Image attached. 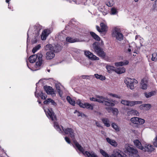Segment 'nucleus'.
<instances>
[{"label": "nucleus", "instance_id": "1", "mask_svg": "<svg viewBox=\"0 0 157 157\" xmlns=\"http://www.w3.org/2000/svg\"><path fill=\"white\" fill-rule=\"evenodd\" d=\"M54 126L56 130L60 133H61L64 132L65 134L69 135L73 140L76 147L85 156H87L88 157H98L97 155L93 151L89 152L87 151H86L84 152V149L77 141L75 140V133L74 132V130L71 128H67L64 129L62 126H59L58 123L56 122L54 123Z\"/></svg>", "mask_w": 157, "mask_h": 157}, {"label": "nucleus", "instance_id": "2", "mask_svg": "<svg viewBox=\"0 0 157 157\" xmlns=\"http://www.w3.org/2000/svg\"><path fill=\"white\" fill-rule=\"evenodd\" d=\"M43 55L41 53H38L36 54L30 56L29 58V60L32 63L36 61V67H38L41 66L44 62L43 59Z\"/></svg>", "mask_w": 157, "mask_h": 157}, {"label": "nucleus", "instance_id": "3", "mask_svg": "<svg viewBox=\"0 0 157 157\" xmlns=\"http://www.w3.org/2000/svg\"><path fill=\"white\" fill-rule=\"evenodd\" d=\"M93 48L94 52L99 57L104 58L106 55L105 53L100 47L99 43L95 42L93 44Z\"/></svg>", "mask_w": 157, "mask_h": 157}, {"label": "nucleus", "instance_id": "4", "mask_svg": "<svg viewBox=\"0 0 157 157\" xmlns=\"http://www.w3.org/2000/svg\"><path fill=\"white\" fill-rule=\"evenodd\" d=\"M101 99V103H102L104 105L108 107H113L115 105L114 101L107 97L103 96H98Z\"/></svg>", "mask_w": 157, "mask_h": 157}, {"label": "nucleus", "instance_id": "5", "mask_svg": "<svg viewBox=\"0 0 157 157\" xmlns=\"http://www.w3.org/2000/svg\"><path fill=\"white\" fill-rule=\"evenodd\" d=\"M112 35L113 37L119 41L123 39V35L121 33L120 29L118 28L115 27L112 30Z\"/></svg>", "mask_w": 157, "mask_h": 157}, {"label": "nucleus", "instance_id": "6", "mask_svg": "<svg viewBox=\"0 0 157 157\" xmlns=\"http://www.w3.org/2000/svg\"><path fill=\"white\" fill-rule=\"evenodd\" d=\"M124 82L127 84L128 87H129L132 90L134 88V85L137 84L138 82L135 79L127 78L124 81Z\"/></svg>", "mask_w": 157, "mask_h": 157}, {"label": "nucleus", "instance_id": "7", "mask_svg": "<svg viewBox=\"0 0 157 157\" xmlns=\"http://www.w3.org/2000/svg\"><path fill=\"white\" fill-rule=\"evenodd\" d=\"M110 157H127L124 153L118 149L114 150L113 154L110 155Z\"/></svg>", "mask_w": 157, "mask_h": 157}, {"label": "nucleus", "instance_id": "8", "mask_svg": "<svg viewBox=\"0 0 157 157\" xmlns=\"http://www.w3.org/2000/svg\"><path fill=\"white\" fill-rule=\"evenodd\" d=\"M46 114L47 117L52 121L56 120V116L52 109H48L47 113H46Z\"/></svg>", "mask_w": 157, "mask_h": 157}, {"label": "nucleus", "instance_id": "9", "mask_svg": "<svg viewBox=\"0 0 157 157\" xmlns=\"http://www.w3.org/2000/svg\"><path fill=\"white\" fill-rule=\"evenodd\" d=\"M128 151L130 153L132 157H140L139 155H138L137 150L133 147L129 146L127 148Z\"/></svg>", "mask_w": 157, "mask_h": 157}, {"label": "nucleus", "instance_id": "10", "mask_svg": "<svg viewBox=\"0 0 157 157\" xmlns=\"http://www.w3.org/2000/svg\"><path fill=\"white\" fill-rule=\"evenodd\" d=\"M85 55L90 59L93 60H99V59L89 51H86L84 52Z\"/></svg>", "mask_w": 157, "mask_h": 157}, {"label": "nucleus", "instance_id": "11", "mask_svg": "<svg viewBox=\"0 0 157 157\" xmlns=\"http://www.w3.org/2000/svg\"><path fill=\"white\" fill-rule=\"evenodd\" d=\"M35 95L37 98H39L40 97L43 100H45L47 97L46 94L44 93L42 90H40L39 92L36 90L35 92Z\"/></svg>", "mask_w": 157, "mask_h": 157}, {"label": "nucleus", "instance_id": "12", "mask_svg": "<svg viewBox=\"0 0 157 157\" xmlns=\"http://www.w3.org/2000/svg\"><path fill=\"white\" fill-rule=\"evenodd\" d=\"M154 149L152 145L151 144H146L145 146H143V149H141L142 150L145 151H152Z\"/></svg>", "mask_w": 157, "mask_h": 157}, {"label": "nucleus", "instance_id": "13", "mask_svg": "<svg viewBox=\"0 0 157 157\" xmlns=\"http://www.w3.org/2000/svg\"><path fill=\"white\" fill-rule=\"evenodd\" d=\"M44 89L48 94H54L53 89L52 87L45 86H44Z\"/></svg>", "mask_w": 157, "mask_h": 157}, {"label": "nucleus", "instance_id": "14", "mask_svg": "<svg viewBox=\"0 0 157 157\" xmlns=\"http://www.w3.org/2000/svg\"><path fill=\"white\" fill-rule=\"evenodd\" d=\"M50 31L49 29H44L42 32L41 35V38L42 40H45L46 39L47 36L50 33Z\"/></svg>", "mask_w": 157, "mask_h": 157}, {"label": "nucleus", "instance_id": "15", "mask_svg": "<svg viewBox=\"0 0 157 157\" xmlns=\"http://www.w3.org/2000/svg\"><path fill=\"white\" fill-rule=\"evenodd\" d=\"M55 56V55L52 51H49L46 54V59H51L54 57Z\"/></svg>", "mask_w": 157, "mask_h": 157}, {"label": "nucleus", "instance_id": "16", "mask_svg": "<svg viewBox=\"0 0 157 157\" xmlns=\"http://www.w3.org/2000/svg\"><path fill=\"white\" fill-rule=\"evenodd\" d=\"M106 68L108 72L109 73H111L113 71L115 72L116 67L112 66L107 65L106 66Z\"/></svg>", "mask_w": 157, "mask_h": 157}, {"label": "nucleus", "instance_id": "17", "mask_svg": "<svg viewBox=\"0 0 157 157\" xmlns=\"http://www.w3.org/2000/svg\"><path fill=\"white\" fill-rule=\"evenodd\" d=\"M129 62L128 60H125L124 61L119 62L115 63V65L116 67L122 66L123 65H126L128 64Z\"/></svg>", "mask_w": 157, "mask_h": 157}, {"label": "nucleus", "instance_id": "18", "mask_svg": "<svg viewBox=\"0 0 157 157\" xmlns=\"http://www.w3.org/2000/svg\"><path fill=\"white\" fill-rule=\"evenodd\" d=\"M125 69L124 67H116L115 72L117 74H120L125 72Z\"/></svg>", "mask_w": 157, "mask_h": 157}, {"label": "nucleus", "instance_id": "19", "mask_svg": "<svg viewBox=\"0 0 157 157\" xmlns=\"http://www.w3.org/2000/svg\"><path fill=\"white\" fill-rule=\"evenodd\" d=\"M106 140L107 141L112 145L114 147L117 146V143L114 140L111 139L108 137L106 138Z\"/></svg>", "mask_w": 157, "mask_h": 157}, {"label": "nucleus", "instance_id": "20", "mask_svg": "<svg viewBox=\"0 0 157 157\" xmlns=\"http://www.w3.org/2000/svg\"><path fill=\"white\" fill-rule=\"evenodd\" d=\"M50 103H51V104L54 106H56L57 105L56 103L51 98H48L44 101V104H47Z\"/></svg>", "mask_w": 157, "mask_h": 157}, {"label": "nucleus", "instance_id": "21", "mask_svg": "<svg viewBox=\"0 0 157 157\" xmlns=\"http://www.w3.org/2000/svg\"><path fill=\"white\" fill-rule=\"evenodd\" d=\"M90 33L93 38L95 40L97 41L100 40V37L95 33L93 32H90Z\"/></svg>", "mask_w": 157, "mask_h": 157}, {"label": "nucleus", "instance_id": "22", "mask_svg": "<svg viewBox=\"0 0 157 157\" xmlns=\"http://www.w3.org/2000/svg\"><path fill=\"white\" fill-rule=\"evenodd\" d=\"M142 103V102L140 101H129L128 106H132L135 105L136 104H141Z\"/></svg>", "mask_w": 157, "mask_h": 157}, {"label": "nucleus", "instance_id": "23", "mask_svg": "<svg viewBox=\"0 0 157 157\" xmlns=\"http://www.w3.org/2000/svg\"><path fill=\"white\" fill-rule=\"evenodd\" d=\"M134 144L137 148L141 150L143 149V146H142L141 143L138 140H136L134 141Z\"/></svg>", "mask_w": 157, "mask_h": 157}, {"label": "nucleus", "instance_id": "24", "mask_svg": "<svg viewBox=\"0 0 157 157\" xmlns=\"http://www.w3.org/2000/svg\"><path fill=\"white\" fill-rule=\"evenodd\" d=\"M102 121L105 125L107 127H109L110 126V124L109 123V121L107 118H103L102 119Z\"/></svg>", "mask_w": 157, "mask_h": 157}, {"label": "nucleus", "instance_id": "25", "mask_svg": "<svg viewBox=\"0 0 157 157\" xmlns=\"http://www.w3.org/2000/svg\"><path fill=\"white\" fill-rule=\"evenodd\" d=\"M60 84H56L55 86L56 88V89L60 97H61L62 96V95L63 94V92L60 90Z\"/></svg>", "mask_w": 157, "mask_h": 157}, {"label": "nucleus", "instance_id": "26", "mask_svg": "<svg viewBox=\"0 0 157 157\" xmlns=\"http://www.w3.org/2000/svg\"><path fill=\"white\" fill-rule=\"evenodd\" d=\"M66 41L68 42L72 43L78 42V39H74L71 37H67L66 38Z\"/></svg>", "mask_w": 157, "mask_h": 157}, {"label": "nucleus", "instance_id": "27", "mask_svg": "<svg viewBox=\"0 0 157 157\" xmlns=\"http://www.w3.org/2000/svg\"><path fill=\"white\" fill-rule=\"evenodd\" d=\"M105 109L107 110H109L112 111L113 113L115 115H117L118 113V110L117 109L113 108L112 107H106Z\"/></svg>", "mask_w": 157, "mask_h": 157}, {"label": "nucleus", "instance_id": "28", "mask_svg": "<svg viewBox=\"0 0 157 157\" xmlns=\"http://www.w3.org/2000/svg\"><path fill=\"white\" fill-rule=\"evenodd\" d=\"M155 91H154L149 93L145 92L144 93V95L147 98H148L155 95Z\"/></svg>", "mask_w": 157, "mask_h": 157}, {"label": "nucleus", "instance_id": "29", "mask_svg": "<svg viewBox=\"0 0 157 157\" xmlns=\"http://www.w3.org/2000/svg\"><path fill=\"white\" fill-rule=\"evenodd\" d=\"M99 96V95H97L96 98H95L94 97H92L91 98H90V100L94 101H97L99 103H101V99L99 98L98 97V96Z\"/></svg>", "mask_w": 157, "mask_h": 157}, {"label": "nucleus", "instance_id": "30", "mask_svg": "<svg viewBox=\"0 0 157 157\" xmlns=\"http://www.w3.org/2000/svg\"><path fill=\"white\" fill-rule=\"evenodd\" d=\"M53 49L55 52H58L61 50V47L59 45H55Z\"/></svg>", "mask_w": 157, "mask_h": 157}, {"label": "nucleus", "instance_id": "31", "mask_svg": "<svg viewBox=\"0 0 157 157\" xmlns=\"http://www.w3.org/2000/svg\"><path fill=\"white\" fill-rule=\"evenodd\" d=\"M100 25L102 32L106 31V29L107 28V26L103 23H101Z\"/></svg>", "mask_w": 157, "mask_h": 157}, {"label": "nucleus", "instance_id": "32", "mask_svg": "<svg viewBox=\"0 0 157 157\" xmlns=\"http://www.w3.org/2000/svg\"><path fill=\"white\" fill-rule=\"evenodd\" d=\"M45 50H49V51H52L53 47L52 45L50 44H47L44 47Z\"/></svg>", "mask_w": 157, "mask_h": 157}, {"label": "nucleus", "instance_id": "33", "mask_svg": "<svg viewBox=\"0 0 157 157\" xmlns=\"http://www.w3.org/2000/svg\"><path fill=\"white\" fill-rule=\"evenodd\" d=\"M58 37L60 40L63 41L65 39V35L63 33H60L58 36Z\"/></svg>", "mask_w": 157, "mask_h": 157}, {"label": "nucleus", "instance_id": "34", "mask_svg": "<svg viewBox=\"0 0 157 157\" xmlns=\"http://www.w3.org/2000/svg\"><path fill=\"white\" fill-rule=\"evenodd\" d=\"M94 75L97 79H99L101 80H104L105 79V77L102 75H99L98 74H95Z\"/></svg>", "mask_w": 157, "mask_h": 157}, {"label": "nucleus", "instance_id": "35", "mask_svg": "<svg viewBox=\"0 0 157 157\" xmlns=\"http://www.w3.org/2000/svg\"><path fill=\"white\" fill-rule=\"evenodd\" d=\"M138 117H134L131 119V121L132 122L135 124H138Z\"/></svg>", "mask_w": 157, "mask_h": 157}, {"label": "nucleus", "instance_id": "36", "mask_svg": "<svg viewBox=\"0 0 157 157\" xmlns=\"http://www.w3.org/2000/svg\"><path fill=\"white\" fill-rule=\"evenodd\" d=\"M112 127L116 132H119V128L116 123H112Z\"/></svg>", "mask_w": 157, "mask_h": 157}, {"label": "nucleus", "instance_id": "37", "mask_svg": "<svg viewBox=\"0 0 157 157\" xmlns=\"http://www.w3.org/2000/svg\"><path fill=\"white\" fill-rule=\"evenodd\" d=\"M85 108L90 110H93L94 109V107L93 105L89 103H85L84 108Z\"/></svg>", "mask_w": 157, "mask_h": 157}, {"label": "nucleus", "instance_id": "38", "mask_svg": "<svg viewBox=\"0 0 157 157\" xmlns=\"http://www.w3.org/2000/svg\"><path fill=\"white\" fill-rule=\"evenodd\" d=\"M100 152L104 157H110V155L102 149L100 150Z\"/></svg>", "mask_w": 157, "mask_h": 157}, {"label": "nucleus", "instance_id": "39", "mask_svg": "<svg viewBox=\"0 0 157 157\" xmlns=\"http://www.w3.org/2000/svg\"><path fill=\"white\" fill-rule=\"evenodd\" d=\"M100 152L104 157H110V155L102 149L100 150Z\"/></svg>", "mask_w": 157, "mask_h": 157}, {"label": "nucleus", "instance_id": "40", "mask_svg": "<svg viewBox=\"0 0 157 157\" xmlns=\"http://www.w3.org/2000/svg\"><path fill=\"white\" fill-rule=\"evenodd\" d=\"M40 47L41 45L40 44L37 45L33 48L32 50L33 52V53H35V52L40 48Z\"/></svg>", "mask_w": 157, "mask_h": 157}, {"label": "nucleus", "instance_id": "41", "mask_svg": "<svg viewBox=\"0 0 157 157\" xmlns=\"http://www.w3.org/2000/svg\"><path fill=\"white\" fill-rule=\"evenodd\" d=\"M141 106L147 110H149L151 107V105L149 104H143Z\"/></svg>", "mask_w": 157, "mask_h": 157}, {"label": "nucleus", "instance_id": "42", "mask_svg": "<svg viewBox=\"0 0 157 157\" xmlns=\"http://www.w3.org/2000/svg\"><path fill=\"white\" fill-rule=\"evenodd\" d=\"M141 88L143 90H146L147 88V85L146 83H144L143 80H141Z\"/></svg>", "mask_w": 157, "mask_h": 157}, {"label": "nucleus", "instance_id": "43", "mask_svg": "<svg viewBox=\"0 0 157 157\" xmlns=\"http://www.w3.org/2000/svg\"><path fill=\"white\" fill-rule=\"evenodd\" d=\"M151 60L154 61L157 60V54L156 53H154L152 54Z\"/></svg>", "mask_w": 157, "mask_h": 157}, {"label": "nucleus", "instance_id": "44", "mask_svg": "<svg viewBox=\"0 0 157 157\" xmlns=\"http://www.w3.org/2000/svg\"><path fill=\"white\" fill-rule=\"evenodd\" d=\"M111 13L112 15H115L117 13V11L115 8H112L111 10Z\"/></svg>", "mask_w": 157, "mask_h": 157}, {"label": "nucleus", "instance_id": "45", "mask_svg": "<svg viewBox=\"0 0 157 157\" xmlns=\"http://www.w3.org/2000/svg\"><path fill=\"white\" fill-rule=\"evenodd\" d=\"M129 101L126 100H122L121 101V103L124 105L128 106Z\"/></svg>", "mask_w": 157, "mask_h": 157}, {"label": "nucleus", "instance_id": "46", "mask_svg": "<svg viewBox=\"0 0 157 157\" xmlns=\"http://www.w3.org/2000/svg\"><path fill=\"white\" fill-rule=\"evenodd\" d=\"M138 124H143L144 123L145 121L144 119L139 118L138 117Z\"/></svg>", "mask_w": 157, "mask_h": 157}, {"label": "nucleus", "instance_id": "47", "mask_svg": "<svg viewBox=\"0 0 157 157\" xmlns=\"http://www.w3.org/2000/svg\"><path fill=\"white\" fill-rule=\"evenodd\" d=\"M98 10L100 12H103L105 10V7L104 6H100L98 8Z\"/></svg>", "mask_w": 157, "mask_h": 157}, {"label": "nucleus", "instance_id": "48", "mask_svg": "<svg viewBox=\"0 0 157 157\" xmlns=\"http://www.w3.org/2000/svg\"><path fill=\"white\" fill-rule=\"evenodd\" d=\"M106 5L109 7H111L113 5V3L109 1L108 2H106Z\"/></svg>", "mask_w": 157, "mask_h": 157}, {"label": "nucleus", "instance_id": "49", "mask_svg": "<svg viewBox=\"0 0 157 157\" xmlns=\"http://www.w3.org/2000/svg\"><path fill=\"white\" fill-rule=\"evenodd\" d=\"M153 144L155 147H157V136L155 137V141L153 142Z\"/></svg>", "mask_w": 157, "mask_h": 157}, {"label": "nucleus", "instance_id": "50", "mask_svg": "<svg viewBox=\"0 0 157 157\" xmlns=\"http://www.w3.org/2000/svg\"><path fill=\"white\" fill-rule=\"evenodd\" d=\"M69 102L71 105H74L75 104V101L72 99Z\"/></svg>", "mask_w": 157, "mask_h": 157}, {"label": "nucleus", "instance_id": "51", "mask_svg": "<svg viewBox=\"0 0 157 157\" xmlns=\"http://www.w3.org/2000/svg\"><path fill=\"white\" fill-rule=\"evenodd\" d=\"M131 112L132 113H134V114H136L137 116H139V113L137 111L134 110L132 111Z\"/></svg>", "mask_w": 157, "mask_h": 157}, {"label": "nucleus", "instance_id": "52", "mask_svg": "<svg viewBox=\"0 0 157 157\" xmlns=\"http://www.w3.org/2000/svg\"><path fill=\"white\" fill-rule=\"evenodd\" d=\"M90 76H89V75H82L81 77L82 78H83V79H86V78L89 79V78H88Z\"/></svg>", "mask_w": 157, "mask_h": 157}, {"label": "nucleus", "instance_id": "53", "mask_svg": "<svg viewBox=\"0 0 157 157\" xmlns=\"http://www.w3.org/2000/svg\"><path fill=\"white\" fill-rule=\"evenodd\" d=\"M65 139L66 140V141L68 143V144H70L71 143V141L69 139V138H68V137H65Z\"/></svg>", "mask_w": 157, "mask_h": 157}, {"label": "nucleus", "instance_id": "54", "mask_svg": "<svg viewBox=\"0 0 157 157\" xmlns=\"http://www.w3.org/2000/svg\"><path fill=\"white\" fill-rule=\"evenodd\" d=\"M96 28L97 31L99 32V33H102V31L101 30V29H100V27L98 25L96 26Z\"/></svg>", "mask_w": 157, "mask_h": 157}, {"label": "nucleus", "instance_id": "55", "mask_svg": "<svg viewBox=\"0 0 157 157\" xmlns=\"http://www.w3.org/2000/svg\"><path fill=\"white\" fill-rule=\"evenodd\" d=\"M79 105L81 107L84 108L85 106V103H83L82 102H81V104H80Z\"/></svg>", "mask_w": 157, "mask_h": 157}, {"label": "nucleus", "instance_id": "56", "mask_svg": "<svg viewBox=\"0 0 157 157\" xmlns=\"http://www.w3.org/2000/svg\"><path fill=\"white\" fill-rule=\"evenodd\" d=\"M71 98L70 96H68L67 98V101L69 102L71 100Z\"/></svg>", "mask_w": 157, "mask_h": 157}, {"label": "nucleus", "instance_id": "57", "mask_svg": "<svg viewBox=\"0 0 157 157\" xmlns=\"http://www.w3.org/2000/svg\"><path fill=\"white\" fill-rule=\"evenodd\" d=\"M102 12L103 14L104 15H105L107 13V11H105V10L103 11V12Z\"/></svg>", "mask_w": 157, "mask_h": 157}, {"label": "nucleus", "instance_id": "58", "mask_svg": "<svg viewBox=\"0 0 157 157\" xmlns=\"http://www.w3.org/2000/svg\"><path fill=\"white\" fill-rule=\"evenodd\" d=\"M81 101L80 100H78L76 102V103L79 105L80 104H81Z\"/></svg>", "mask_w": 157, "mask_h": 157}, {"label": "nucleus", "instance_id": "59", "mask_svg": "<svg viewBox=\"0 0 157 157\" xmlns=\"http://www.w3.org/2000/svg\"><path fill=\"white\" fill-rule=\"evenodd\" d=\"M113 97H115V98H120V97H119L118 96V95H117V94H114V95H113Z\"/></svg>", "mask_w": 157, "mask_h": 157}, {"label": "nucleus", "instance_id": "60", "mask_svg": "<svg viewBox=\"0 0 157 157\" xmlns=\"http://www.w3.org/2000/svg\"><path fill=\"white\" fill-rule=\"evenodd\" d=\"M131 51V49H130V48H128V52L129 53Z\"/></svg>", "mask_w": 157, "mask_h": 157}, {"label": "nucleus", "instance_id": "61", "mask_svg": "<svg viewBox=\"0 0 157 157\" xmlns=\"http://www.w3.org/2000/svg\"><path fill=\"white\" fill-rule=\"evenodd\" d=\"M78 113H79V114H78V116H82V113H80L79 112H78Z\"/></svg>", "mask_w": 157, "mask_h": 157}, {"label": "nucleus", "instance_id": "62", "mask_svg": "<svg viewBox=\"0 0 157 157\" xmlns=\"http://www.w3.org/2000/svg\"><path fill=\"white\" fill-rule=\"evenodd\" d=\"M10 0H6V3H9Z\"/></svg>", "mask_w": 157, "mask_h": 157}, {"label": "nucleus", "instance_id": "63", "mask_svg": "<svg viewBox=\"0 0 157 157\" xmlns=\"http://www.w3.org/2000/svg\"><path fill=\"white\" fill-rule=\"evenodd\" d=\"M37 101L38 102L39 104H40L41 103V102L39 100H37Z\"/></svg>", "mask_w": 157, "mask_h": 157}, {"label": "nucleus", "instance_id": "64", "mask_svg": "<svg viewBox=\"0 0 157 157\" xmlns=\"http://www.w3.org/2000/svg\"><path fill=\"white\" fill-rule=\"evenodd\" d=\"M114 94H110L109 95H110L113 96V95H114Z\"/></svg>", "mask_w": 157, "mask_h": 157}]
</instances>
